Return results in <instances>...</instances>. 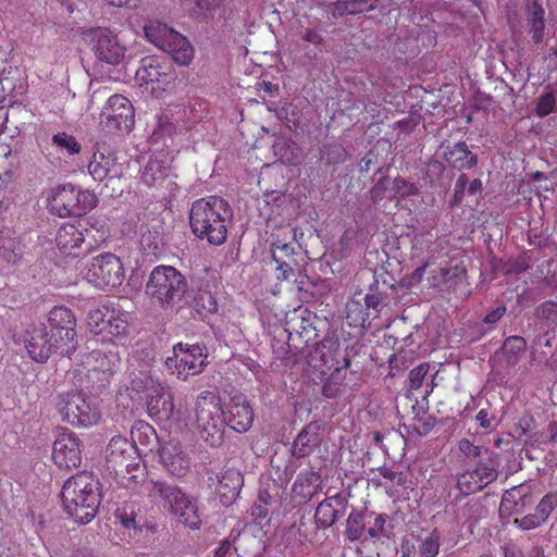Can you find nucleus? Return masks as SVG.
I'll list each match as a JSON object with an SVG mask.
<instances>
[{
	"label": "nucleus",
	"mask_w": 557,
	"mask_h": 557,
	"mask_svg": "<svg viewBox=\"0 0 557 557\" xmlns=\"http://www.w3.org/2000/svg\"><path fill=\"white\" fill-rule=\"evenodd\" d=\"M557 508V493H547L541 497L535 507L542 524L547 521L553 511Z\"/></svg>",
	"instance_id": "44"
},
{
	"label": "nucleus",
	"mask_w": 557,
	"mask_h": 557,
	"mask_svg": "<svg viewBox=\"0 0 557 557\" xmlns=\"http://www.w3.org/2000/svg\"><path fill=\"white\" fill-rule=\"evenodd\" d=\"M517 494H520V490L518 487H513L507 490L500 502V509L503 511L515 513L520 509L519 500L517 499Z\"/></svg>",
	"instance_id": "52"
},
{
	"label": "nucleus",
	"mask_w": 557,
	"mask_h": 557,
	"mask_svg": "<svg viewBox=\"0 0 557 557\" xmlns=\"http://www.w3.org/2000/svg\"><path fill=\"white\" fill-rule=\"evenodd\" d=\"M132 435H133L134 442L138 441L141 444H144V442L141 441V436H145L147 438L149 436H154L156 438H158L154 430L149 424H141L139 428H137L136 432L135 431L132 432Z\"/></svg>",
	"instance_id": "61"
},
{
	"label": "nucleus",
	"mask_w": 557,
	"mask_h": 557,
	"mask_svg": "<svg viewBox=\"0 0 557 557\" xmlns=\"http://www.w3.org/2000/svg\"><path fill=\"white\" fill-rule=\"evenodd\" d=\"M98 203L97 196L90 190L76 188V215L81 216L92 210Z\"/></svg>",
	"instance_id": "42"
},
{
	"label": "nucleus",
	"mask_w": 557,
	"mask_h": 557,
	"mask_svg": "<svg viewBox=\"0 0 557 557\" xmlns=\"http://www.w3.org/2000/svg\"><path fill=\"white\" fill-rule=\"evenodd\" d=\"M233 218L228 201L209 196L193 201L189 210V227L199 239L210 245H221L227 239V225Z\"/></svg>",
	"instance_id": "1"
},
{
	"label": "nucleus",
	"mask_w": 557,
	"mask_h": 557,
	"mask_svg": "<svg viewBox=\"0 0 557 557\" xmlns=\"http://www.w3.org/2000/svg\"><path fill=\"white\" fill-rule=\"evenodd\" d=\"M525 348V338L521 337V335H509V337L504 339L500 351L505 356L507 364L513 367L518 364L521 354L524 352Z\"/></svg>",
	"instance_id": "32"
},
{
	"label": "nucleus",
	"mask_w": 557,
	"mask_h": 557,
	"mask_svg": "<svg viewBox=\"0 0 557 557\" xmlns=\"http://www.w3.org/2000/svg\"><path fill=\"white\" fill-rule=\"evenodd\" d=\"M194 4L191 12L197 16H206L216 10L221 0H189Z\"/></svg>",
	"instance_id": "56"
},
{
	"label": "nucleus",
	"mask_w": 557,
	"mask_h": 557,
	"mask_svg": "<svg viewBox=\"0 0 557 557\" xmlns=\"http://www.w3.org/2000/svg\"><path fill=\"white\" fill-rule=\"evenodd\" d=\"M433 245V238L430 232L414 235L411 246V256L413 260L430 261V251Z\"/></svg>",
	"instance_id": "35"
},
{
	"label": "nucleus",
	"mask_w": 557,
	"mask_h": 557,
	"mask_svg": "<svg viewBox=\"0 0 557 557\" xmlns=\"http://www.w3.org/2000/svg\"><path fill=\"white\" fill-rule=\"evenodd\" d=\"M157 236H152L150 233L143 235L140 239V246L146 251V255L157 256L159 252V246L156 242Z\"/></svg>",
	"instance_id": "60"
},
{
	"label": "nucleus",
	"mask_w": 557,
	"mask_h": 557,
	"mask_svg": "<svg viewBox=\"0 0 557 557\" xmlns=\"http://www.w3.org/2000/svg\"><path fill=\"white\" fill-rule=\"evenodd\" d=\"M289 339L295 341L296 336L304 343L318 338L317 327L308 319L293 320L288 323Z\"/></svg>",
	"instance_id": "33"
},
{
	"label": "nucleus",
	"mask_w": 557,
	"mask_h": 557,
	"mask_svg": "<svg viewBox=\"0 0 557 557\" xmlns=\"http://www.w3.org/2000/svg\"><path fill=\"white\" fill-rule=\"evenodd\" d=\"M557 109V96L553 90L542 94L535 102V115L540 117L552 114Z\"/></svg>",
	"instance_id": "43"
},
{
	"label": "nucleus",
	"mask_w": 557,
	"mask_h": 557,
	"mask_svg": "<svg viewBox=\"0 0 557 557\" xmlns=\"http://www.w3.org/2000/svg\"><path fill=\"white\" fill-rule=\"evenodd\" d=\"M321 442V426L319 423H307L295 438L290 453L297 458L307 457L320 447Z\"/></svg>",
	"instance_id": "24"
},
{
	"label": "nucleus",
	"mask_w": 557,
	"mask_h": 557,
	"mask_svg": "<svg viewBox=\"0 0 557 557\" xmlns=\"http://www.w3.org/2000/svg\"><path fill=\"white\" fill-rule=\"evenodd\" d=\"M274 158L285 165H297L301 159V148L295 140L277 138L272 146Z\"/></svg>",
	"instance_id": "29"
},
{
	"label": "nucleus",
	"mask_w": 557,
	"mask_h": 557,
	"mask_svg": "<svg viewBox=\"0 0 557 557\" xmlns=\"http://www.w3.org/2000/svg\"><path fill=\"white\" fill-rule=\"evenodd\" d=\"M88 172L97 182L106 178L112 180L120 177L123 173L122 164L116 162L113 154L95 153L92 160L88 164Z\"/></svg>",
	"instance_id": "25"
},
{
	"label": "nucleus",
	"mask_w": 557,
	"mask_h": 557,
	"mask_svg": "<svg viewBox=\"0 0 557 557\" xmlns=\"http://www.w3.org/2000/svg\"><path fill=\"white\" fill-rule=\"evenodd\" d=\"M147 39L161 50L173 57L174 52V29L166 24L153 21L145 26Z\"/></svg>",
	"instance_id": "27"
},
{
	"label": "nucleus",
	"mask_w": 557,
	"mask_h": 557,
	"mask_svg": "<svg viewBox=\"0 0 557 557\" xmlns=\"http://www.w3.org/2000/svg\"><path fill=\"white\" fill-rule=\"evenodd\" d=\"M176 520L178 524L193 531L200 529L202 524L198 498L182 493L180 488H176Z\"/></svg>",
	"instance_id": "19"
},
{
	"label": "nucleus",
	"mask_w": 557,
	"mask_h": 557,
	"mask_svg": "<svg viewBox=\"0 0 557 557\" xmlns=\"http://www.w3.org/2000/svg\"><path fill=\"white\" fill-rule=\"evenodd\" d=\"M48 331L51 337L59 339V355L70 356L76 350V320L73 312L65 307H55L49 313Z\"/></svg>",
	"instance_id": "8"
},
{
	"label": "nucleus",
	"mask_w": 557,
	"mask_h": 557,
	"mask_svg": "<svg viewBox=\"0 0 557 557\" xmlns=\"http://www.w3.org/2000/svg\"><path fill=\"white\" fill-rule=\"evenodd\" d=\"M327 164H339L346 159V149L342 145H329L324 147L323 156Z\"/></svg>",
	"instance_id": "53"
},
{
	"label": "nucleus",
	"mask_w": 557,
	"mask_h": 557,
	"mask_svg": "<svg viewBox=\"0 0 557 557\" xmlns=\"http://www.w3.org/2000/svg\"><path fill=\"white\" fill-rule=\"evenodd\" d=\"M180 355H176V371L178 379H187L191 374L200 373L206 366L207 355L205 347L200 345H191L184 347L183 344H177Z\"/></svg>",
	"instance_id": "17"
},
{
	"label": "nucleus",
	"mask_w": 557,
	"mask_h": 557,
	"mask_svg": "<svg viewBox=\"0 0 557 557\" xmlns=\"http://www.w3.org/2000/svg\"><path fill=\"white\" fill-rule=\"evenodd\" d=\"M320 358L322 373H338L350 366L348 354L342 349L338 341L323 339L314 349L313 358Z\"/></svg>",
	"instance_id": "15"
},
{
	"label": "nucleus",
	"mask_w": 557,
	"mask_h": 557,
	"mask_svg": "<svg viewBox=\"0 0 557 557\" xmlns=\"http://www.w3.org/2000/svg\"><path fill=\"white\" fill-rule=\"evenodd\" d=\"M215 493L220 495V502L225 506L237 498L244 483L243 475L236 468L220 470L215 474Z\"/></svg>",
	"instance_id": "20"
},
{
	"label": "nucleus",
	"mask_w": 557,
	"mask_h": 557,
	"mask_svg": "<svg viewBox=\"0 0 557 557\" xmlns=\"http://www.w3.org/2000/svg\"><path fill=\"white\" fill-rule=\"evenodd\" d=\"M271 251L274 261L289 260L295 262V248L290 243L275 240L271 244Z\"/></svg>",
	"instance_id": "48"
},
{
	"label": "nucleus",
	"mask_w": 557,
	"mask_h": 557,
	"mask_svg": "<svg viewBox=\"0 0 557 557\" xmlns=\"http://www.w3.org/2000/svg\"><path fill=\"white\" fill-rule=\"evenodd\" d=\"M59 339L50 336L47 326H35L26 341V349L29 356L38 361L45 362L52 352L59 354Z\"/></svg>",
	"instance_id": "16"
},
{
	"label": "nucleus",
	"mask_w": 557,
	"mask_h": 557,
	"mask_svg": "<svg viewBox=\"0 0 557 557\" xmlns=\"http://www.w3.org/2000/svg\"><path fill=\"white\" fill-rule=\"evenodd\" d=\"M85 38L100 61L115 65L124 58L125 48L110 29L91 28L85 34Z\"/></svg>",
	"instance_id": "10"
},
{
	"label": "nucleus",
	"mask_w": 557,
	"mask_h": 557,
	"mask_svg": "<svg viewBox=\"0 0 557 557\" xmlns=\"http://www.w3.org/2000/svg\"><path fill=\"white\" fill-rule=\"evenodd\" d=\"M135 78L154 99L164 104H171L174 88V72L171 65L162 64L156 58H146L137 70Z\"/></svg>",
	"instance_id": "6"
},
{
	"label": "nucleus",
	"mask_w": 557,
	"mask_h": 557,
	"mask_svg": "<svg viewBox=\"0 0 557 557\" xmlns=\"http://www.w3.org/2000/svg\"><path fill=\"white\" fill-rule=\"evenodd\" d=\"M146 294L162 308L171 306L174 299V268L171 265L156 267L146 284Z\"/></svg>",
	"instance_id": "12"
},
{
	"label": "nucleus",
	"mask_w": 557,
	"mask_h": 557,
	"mask_svg": "<svg viewBox=\"0 0 557 557\" xmlns=\"http://www.w3.org/2000/svg\"><path fill=\"white\" fill-rule=\"evenodd\" d=\"M498 470L496 461L488 456L485 461H478L473 469L465 470L457 475V487L461 494L470 495L478 493L497 480Z\"/></svg>",
	"instance_id": "11"
},
{
	"label": "nucleus",
	"mask_w": 557,
	"mask_h": 557,
	"mask_svg": "<svg viewBox=\"0 0 557 557\" xmlns=\"http://www.w3.org/2000/svg\"><path fill=\"white\" fill-rule=\"evenodd\" d=\"M505 310H506L505 306L497 307V308L493 309V311L488 312L485 315L484 322L495 323V322L499 321L502 319V317L504 315Z\"/></svg>",
	"instance_id": "64"
},
{
	"label": "nucleus",
	"mask_w": 557,
	"mask_h": 557,
	"mask_svg": "<svg viewBox=\"0 0 557 557\" xmlns=\"http://www.w3.org/2000/svg\"><path fill=\"white\" fill-rule=\"evenodd\" d=\"M346 507L347 499L344 494L337 493L327 496L319 503L315 509L314 521L317 527L325 529L334 525L338 516L344 515Z\"/></svg>",
	"instance_id": "21"
},
{
	"label": "nucleus",
	"mask_w": 557,
	"mask_h": 557,
	"mask_svg": "<svg viewBox=\"0 0 557 557\" xmlns=\"http://www.w3.org/2000/svg\"><path fill=\"white\" fill-rule=\"evenodd\" d=\"M151 496L169 512L174 511V490L171 485L158 481L151 490Z\"/></svg>",
	"instance_id": "37"
},
{
	"label": "nucleus",
	"mask_w": 557,
	"mask_h": 557,
	"mask_svg": "<svg viewBox=\"0 0 557 557\" xmlns=\"http://www.w3.org/2000/svg\"><path fill=\"white\" fill-rule=\"evenodd\" d=\"M136 447L124 436H113L106 448V458L108 462L114 465L122 463L135 454Z\"/></svg>",
	"instance_id": "31"
},
{
	"label": "nucleus",
	"mask_w": 557,
	"mask_h": 557,
	"mask_svg": "<svg viewBox=\"0 0 557 557\" xmlns=\"http://www.w3.org/2000/svg\"><path fill=\"white\" fill-rule=\"evenodd\" d=\"M197 295H194V310L200 317H206L209 313L216 312V299L211 293L200 292L196 289Z\"/></svg>",
	"instance_id": "39"
},
{
	"label": "nucleus",
	"mask_w": 557,
	"mask_h": 557,
	"mask_svg": "<svg viewBox=\"0 0 557 557\" xmlns=\"http://www.w3.org/2000/svg\"><path fill=\"white\" fill-rule=\"evenodd\" d=\"M158 447V456L160 462L164 466V468L172 474L173 473V465H174V444L172 440L169 441H159Z\"/></svg>",
	"instance_id": "49"
},
{
	"label": "nucleus",
	"mask_w": 557,
	"mask_h": 557,
	"mask_svg": "<svg viewBox=\"0 0 557 557\" xmlns=\"http://www.w3.org/2000/svg\"><path fill=\"white\" fill-rule=\"evenodd\" d=\"M370 516H373L374 520L368 529L369 537L372 540H380L382 537H387L388 532L386 530L387 525V515L386 513H375L371 512Z\"/></svg>",
	"instance_id": "47"
},
{
	"label": "nucleus",
	"mask_w": 557,
	"mask_h": 557,
	"mask_svg": "<svg viewBox=\"0 0 557 557\" xmlns=\"http://www.w3.org/2000/svg\"><path fill=\"white\" fill-rule=\"evenodd\" d=\"M87 228L73 223L61 225L55 235V244L61 253L65 256H78L81 247L85 242Z\"/></svg>",
	"instance_id": "22"
},
{
	"label": "nucleus",
	"mask_w": 557,
	"mask_h": 557,
	"mask_svg": "<svg viewBox=\"0 0 557 557\" xmlns=\"http://www.w3.org/2000/svg\"><path fill=\"white\" fill-rule=\"evenodd\" d=\"M442 533L438 528H433L418 543V557H436L441 552Z\"/></svg>",
	"instance_id": "34"
},
{
	"label": "nucleus",
	"mask_w": 557,
	"mask_h": 557,
	"mask_svg": "<svg viewBox=\"0 0 557 557\" xmlns=\"http://www.w3.org/2000/svg\"><path fill=\"white\" fill-rule=\"evenodd\" d=\"M147 410L149 416L156 421L171 425L174 412V398L170 389L162 385L154 387L152 393L148 395Z\"/></svg>",
	"instance_id": "18"
},
{
	"label": "nucleus",
	"mask_w": 557,
	"mask_h": 557,
	"mask_svg": "<svg viewBox=\"0 0 557 557\" xmlns=\"http://www.w3.org/2000/svg\"><path fill=\"white\" fill-rule=\"evenodd\" d=\"M131 321V312L114 302H108L90 310L87 317L90 331L100 336L102 342L125 339L128 336Z\"/></svg>",
	"instance_id": "4"
},
{
	"label": "nucleus",
	"mask_w": 557,
	"mask_h": 557,
	"mask_svg": "<svg viewBox=\"0 0 557 557\" xmlns=\"http://www.w3.org/2000/svg\"><path fill=\"white\" fill-rule=\"evenodd\" d=\"M468 184V176L461 173L455 182V198L459 199L465 193V188Z\"/></svg>",
	"instance_id": "63"
},
{
	"label": "nucleus",
	"mask_w": 557,
	"mask_h": 557,
	"mask_svg": "<svg viewBox=\"0 0 557 557\" xmlns=\"http://www.w3.org/2000/svg\"><path fill=\"white\" fill-rule=\"evenodd\" d=\"M84 277L96 287L110 290L122 285L125 273L121 260L113 253H102L86 265Z\"/></svg>",
	"instance_id": "7"
},
{
	"label": "nucleus",
	"mask_w": 557,
	"mask_h": 557,
	"mask_svg": "<svg viewBox=\"0 0 557 557\" xmlns=\"http://www.w3.org/2000/svg\"><path fill=\"white\" fill-rule=\"evenodd\" d=\"M115 516L126 529L133 528L136 530L140 529L143 525L141 519H138L133 506L117 508Z\"/></svg>",
	"instance_id": "46"
},
{
	"label": "nucleus",
	"mask_w": 557,
	"mask_h": 557,
	"mask_svg": "<svg viewBox=\"0 0 557 557\" xmlns=\"http://www.w3.org/2000/svg\"><path fill=\"white\" fill-rule=\"evenodd\" d=\"M493 268L505 275L521 274L530 268V261L525 255H520L507 261L499 260Z\"/></svg>",
	"instance_id": "36"
},
{
	"label": "nucleus",
	"mask_w": 557,
	"mask_h": 557,
	"mask_svg": "<svg viewBox=\"0 0 557 557\" xmlns=\"http://www.w3.org/2000/svg\"><path fill=\"white\" fill-rule=\"evenodd\" d=\"M444 159L456 171L472 169L478 164V156L470 151L466 141H457L454 146L446 147Z\"/></svg>",
	"instance_id": "26"
},
{
	"label": "nucleus",
	"mask_w": 557,
	"mask_h": 557,
	"mask_svg": "<svg viewBox=\"0 0 557 557\" xmlns=\"http://www.w3.org/2000/svg\"><path fill=\"white\" fill-rule=\"evenodd\" d=\"M515 524L519 525L521 529H524V531H530V529L543 525L536 511L534 513L524 515V517L520 519H515Z\"/></svg>",
	"instance_id": "59"
},
{
	"label": "nucleus",
	"mask_w": 557,
	"mask_h": 557,
	"mask_svg": "<svg viewBox=\"0 0 557 557\" xmlns=\"http://www.w3.org/2000/svg\"><path fill=\"white\" fill-rule=\"evenodd\" d=\"M52 143L69 154H77L81 151V145L73 135L61 132L52 136Z\"/></svg>",
	"instance_id": "45"
},
{
	"label": "nucleus",
	"mask_w": 557,
	"mask_h": 557,
	"mask_svg": "<svg viewBox=\"0 0 557 557\" xmlns=\"http://www.w3.org/2000/svg\"><path fill=\"white\" fill-rule=\"evenodd\" d=\"M48 208L60 218L76 215V187L72 184L55 187L49 198Z\"/></svg>",
	"instance_id": "23"
},
{
	"label": "nucleus",
	"mask_w": 557,
	"mask_h": 557,
	"mask_svg": "<svg viewBox=\"0 0 557 557\" xmlns=\"http://www.w3.org/2000/svg\"><path fill=\"white\" fill-rule=\"evenodd\" d=\"M62 502L67 513L78 523L85 524L96 516L100 505V483L90 472H79L65 481Z\"/></svg>",
	"instance_id": "2"
},
{
	"label": "nucleus",
	"mask_w": 557,
	"mask_h": 557,
	"mask_svg": "<svg viewBox=\"0 0 557 557\" xmlns=\"http://www.w3.org/2000/svg\"><path fill=\"white\" fill-rule=\"evenodd\" d=\"M226 425L237 432L249 431L253 424V408L247 397L232 396L230 401L223 404Z\"/></svg>",
	"instance_id": "14"
},
{
	"label": "nucleus",
	"mask_w": 557,
	"mask_h": 557,
	"mask_svg": "<svg viewBox=\"0 0 557 557\" xmlns=\"http://www.w3.org/2000/svg\"><path fill=\"white\" fill-rule=\"evenodd\" d=\"M194 58V46L180 32H176V64L187 65Z\"/></svg>",
	"instance_id": "40"
},
{
	"label": "nucleus",
	"mask_w": 557,
	"mask_h": 557,
	"mask_svg": "<svg viewBox=\"0 0 557 557\" xmlns=\"http://www.w3.org/2000/svg\"><path fill=\"white\" fill-rule=\"evenodd\" d=\"M302 39H305L307 42L313 44V45H320L323 42V37L321 36L318 30L309 29L307 28L301 36Z\"/></svg>",
	"instance_id": "62"
},
{
	"label": "nucleus",
	"mask_w": 557,
	"mask_h": 557,
	"mask_svg": "<svg viewBox=\"0 0 557 557\" xmlns=\"http://www.w3.org/2000/svg\"><path fill=\"white\" fill-rule=\"evenodd\" d=\"M196 424L201 440L212 448L225 441V416L219 393L200 392L196 399Z\"/></svg>",
	"instance_id": "3"
},
{
	"label": "nucleus",
	"mask_w": 557,
	"mask_h": 557,
	"mask_svg": "<svg viewBox=\"0 0 557 557\" xmlns=\"http://www.w3.org/2000/svg\"><path fill=\"white\" fill-rule=\"evenodd\" d=\"M161 166L158 161L151 160L144 173V180L146 183L150 184L151 182H157L159 180H163L165 177V174L160 170Z\"/></svg>",
	"instance_id": "57"
},
{
	"label": "nucleus",
	"mask_w": 557,
	"mask_h": 557,
	"mask_svg": "<svg viewBox=\"0 0 557 557\" xmlns=\"http://www.w3.org/2000/svg\"><path fill=\"white\" fill-rule=\"evenodd\" d=\"M196 289H199V283H196L193 280H186V277L176 270V294L183 295L187 300H194Z\"/></svg>",
	"instance_id": "51"
},
{
	"label": "nucleus",
	"mask_w": 557,
	"mask_h": 557,
	"mask_svg": "<svg viewBox=\"0 0 557 557\" xmlns=\"http://www.w3.org/2000/svg\"><path fill=\"white\" fill-rule=\"evenodd\" d=\"M418 193L419 189L414 184L409 183L408 180L398 176L392 180V193L389 194L388 199L406 198Z\"/></svg>",
	"instance_id": "41"
},
{
	"label": "nucleus",
	"mask_w": 557,
	"mask_h": 557,
	"mask_svg": "<svg viewBox=\"0 0 557 557\" xmlns=\"http://www.w3.org/2000/svg\"><path fill=\"white\" fill-rule=\"evenodd\" d=\"M321 483L322 476L319 472H315V470H307L296 476L293 483V491L302 499L309 500L313 498Z\"/></svg>",
	"instance_id": "30"
},
{
	"label": "nucleus",
	"mask_w": 557,
	"mask_h": 557,
	"mask_svg": "<svg viewBox=\"0 0 557 557\" xmlns=\"http://www.w3.org/2000/svg\"><path fill=\"white\" fill-rule=\"evenodd\" d=\"M101 125L109 132H129L134 125V108L122 95H112L100 114Z\"/></svg>",
	"instance_id": "9"
},
{
	"label": "nucleus",
	"mask_w": 557,
	"mask_h": 557,
	"mask_svg": "<svg viewBox=\"0 0 557 557\" xmlns=\"http://www.w3.org/2000/svg\"><path fill=\"white\" fill-rule=\"evenodd\" d=\"M53 403L61 421L74 428L96 425L101 418L97 405L81 391L59 393Z\"/></svg>",
	"instance_id": "5"
},
{
	"label": "nucleus",
	"mask_w": 557,
	"mask_h": 557,
	"mask_svg": "<svg viewBox=\"0 0 557 557\" xmlns=\"http://www.w3.org/2000/svg\"><path fill=\"white\" fill-rule=\"evenodd\" d=\"M458 449L467 458H476L484 454H488V448L484 446H474V444L467 440V437H462L461 441L458 442Z\"/></svg>",
	"instance_id": "55"
},
{
	"label": "nucleus",
	"mask_w": 557,
	"mask_h": 557,
	"mask_svg": "<svg viewBox=\"0 0 557 557\" xmlns=\"http://www.w3.org/2000/svg\"><path fill=\"white\" fill-rule=\"evenodd\" d=\"M82 447L83 444L74 432L63 430L53 443L52 459L59 468H76L82 462Z\"/></svg>",
	"instance_id": "13"
},
{
	"label": "nucleus",
	"mask_w": 557,
	"mask_h": 557,
	"mask_svg": "<svg viewBox=\"0 0 557 557\" xmlns=\"http://www.w3.org/2000/svg\"><path fill=\"white\" fill-rule=\"evenodd\" d=\"M525 18L533 41L535 44L542 42L545 29V11L540 0L525 1Z\"/></svg>",
	"instance_id": "28"
},
{
	"label": "nucleus",
	"mask_w": 557,
	"mask_h": 557,
	"mask_svg": "<svg viewBox=\"0 0 557 557\" xmlns=\"http://www.w3.org/2000/svg\"><path fill=\"white\" fill-rule=\"evenodd\" d=\"M392 193V180L388 177H381L376 181L370 190L371 199L374 203H379L383 199L387 198Z\"/></svg>",
	"instance_id": "50"
},
{
	"label": "nucleus",
	"mask_w": 557,
	"mask_h": 557,
	"mask_svg": "<svg viewBox=\"0 0 557 557\" xmlns=\"http://www.w3.org/2000/svg\"><path fill=\"white\" fill-rule=\"evenodd\" d=\"M276 268H275V276L278 281H286L289 280L292 275H294V267L296 264V261H289V260H282V261H275Z\"/></svg>",
	"instance_id": "58"
},
{
	"label": "nucleus",
	"mask_w": 557,
	"mask_h": 557,
	"mask_svg": "<svg viewBox=\"0 0 557 557\" xmlns=\"http://www.w3.org/2000/svg\"><path fill=\"white\" fill-rule=\"evenodd\" d=\"M429 370V363H421L418 364L417 367H413V369L409 372L408 376L410 389L417 391L419 389V387L422 386Z\"/></svg>",
	"instance_id": "54"
},
{
	"label": "nucleus",
	"mask_w": 557,
	"mask_h": 557,
	"mask_svg": "<svg viewBox=\"0 0 557 557\" xmlns=\"http://www.w3.org/2000/svg\"><path fill=\"white\" fill-rule=\"evenodd\" d=\"M366 529V515L362 511H351L346 522V537L349 541L360 540Z\"/></svg>",
	"instance_id": "38"
}]
</instances>
